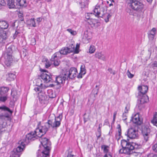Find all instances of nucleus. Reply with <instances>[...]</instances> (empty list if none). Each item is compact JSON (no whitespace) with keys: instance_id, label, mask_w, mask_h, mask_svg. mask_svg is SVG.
I'll list each match as a JSON object with an SVG mask.
<instances>
[{"instance_id":"nucleus-22","label":"nucleus","mask_w":157,"mask_h":157,"mask_svg":"<svg viewBox=\"0 0 157 157\" xmlns=\"http://www.w3.org/2000/svg\"><path fill=\"white\" fill-rule=\"evenodd\" d=\"M2 33L0 32V43L6 40L8 36V32L7 31H2Z\"/></svg>"},{"instance_id":"nucleus-55","label":"nucleus","mask_w":157,"mask_h":157,"mask_svg":"<svg viewBox=\"0 0 157 157\" xmlns=\"http://www.w3.org/2000/svg\"><path fill=\"white\" fill-rule=\"evenodd\" d=\"M90 39V38H89L87 36V34L85 33L83 37V39L85 40H87L88 41L89 39Z\"/></svg>"},{"instance_id":"nucleus-41","label":"nucleus","mask_w":157,"mask_h":157,"mask_svg":"<svg viewBox=\"0 0 157 157\" xmlns=\"http://www.w3.org/2000/svg\"><path fill=\"white\" fill-rule=\"evenodd\" d=\"M82 67V66L81 67L80 72L81 73H82L83 75H84L86 73V69L84 68V67Z\"/></svg>"},{"instance_id":"nucleus-32","label":"nucleus","mask_w":157,"mask_h":157,"mask_svg":"<svg viewBox=\"0 0 157 157\" xmlns=\"http://www.w3.org/2000/svg\"><path fill=\"white\" fill-rule=\"evenodd\" d=\"M100 11V7L99 6H96L94 10V12L95 13V16L98 17L99 16V13Z\"/></svg>"},{"instance_id":"nucleus-24","label":"nucleus","mask_w":157,"mask_h":157,"mask_svg":"<svg viewBox=\"0 0 157 157\" xmlns=\"http://www.w3.org/2000/svg\"><path fill=\"white\" fill-rule=\"evenodd\" d=\"M94 56L95 58L99 59H101L103 61L106 60L105 56L101 52H97L95 54Z\"/></svg>"},{"instance_id":"nucleus-5","label":"nucleus","mask_w":157,"mask_h":157,"mask_svg":"<svg viewBox=\"0 0 157 157\" xmlns=\"http://www.w3.org/2000/svg\"><path fill=\"white\" fill-rule=\"evenodd\" d=\"M14 48V47L13 45L6 46V50L4 54V57L5 59V63L7 66L10 65L13 61L12 53L13 49Z\"/></svg>"},{"instance_id":"nucleus-56","label":"nucleus","mask_w":157,"mask_h":157,"mask_svg":"<svg viewBox=\"0 0 157 157\" xmlns=\"http://www.w3.org/2000/svg\"><path fill=\"white\" fill-rule=\"evenodd\" d=\"M147 157H157V155L153 153H151L149 154Z\"/></svg>"},{"instance_id":"nucleus-46","label":"nucleus","mask_w":157,"mask_h":157,"mask_svg":"<svg viewBox=\"0 0 157 157\" xmlns=\"http://www.w3.org/2000/svg\"><path fill=\"white\" fill-rule=\"evenodd\" d=\"M127 75L128 76V77L129 78H132L134 76V75L132 74L129 71V70L127 71Z\"/></svg>"},{"instance_id":"nucleus-51","label":"nucleus","mask_w":157,"mask_h":157,"mask_svg":"<svg viewBox=\"0 0 157 157\" xmlns=\"http://www.w3.org/2000/svg\"><path fill=\"white\" fill-rule=\"evenodd\" d=\"M6 4V2L4 0H0V5H1L2 7V6H5Z\"/></svg>"},{"instance_id":"nucleus-13","label":"nucleus","mask_w":157,"mask_h":157,"mask_svg":"<svg viewBox=\"0 0 157 157\" xmlns=\"http://www.w3.org/2000/svg\"><path fill=\"white\" fill-rule=\"evenodd\" d=\"M59 58H60V56L59 52H56L52 56L51 61L53 63L55 67L57 66L59 64L60 61L59 60Z\"/></svg>"},{"instance_id":"nucleus-60","label":"nucleus","mask_w":157,"mask_h":157,"mask_svg":"<svg viewBox=\"0 0 157 157\" xmlns=\"http://www.w3.org/2000/svg\"><path fill=\"white\" fill-rule=\"evenodd\" d=\"M117 112L115 111L113 113V121H114L115 120L116 117V115L117 114Z\"/></svg>"},{"instance_id":"nucleus-52","label":"nucleus","mask_w":157,"mask_h":157,"mask_svg":"<svg viewBox=\"0 0 157 157\" xmlns=\"http://www.w3.org/2000/svg\"><path fill=\"white\" fill-rule=\"evenodd\" d=\"M155 36L153 35V34H148V37L149 39L150 40H153L154 39Z\"/></svg>"},{"instance_id":"nucleus-27","label":"nucleus","mask_w":157,"mask_h":157,"mask_svg":"<svg viewBox=\"0 0 157 157\" xmlns=\"http://www.w3.org/2000/svg\"><path fill=\"white\" fill-rule=\"evenodd\" d=\"M151 130L147 126H143L142 128L141 134H150Z\"/></svg>"},{"instance_id":"nucleus-35","label":"nucleus","mask_w":157,"mask_h":157,"mask_svg":"<svg viewBox=\"0 0 157 157\" xmlns=\"http://www.w3.org/2000/svg\"><path fill=\"white\" fill-rule=\"evenodd\" d=\"M88 0H81V2L80 3L82 7L86 6L88 4Z\"/></svg>"},{"instance_id":"nucleus-6","label":"nucleus","mask_w":157,"mask_h":157,"mask_svg":"<svg viewBox=\"0 0 157 157\" xmlns=\"http://www.w3.org/2000/svg\"><path fill=\"white\" fill-rule=\"evenodd\" d=\"M40 122H39L38 124V127L36 128L35 130V133H37L36 135H38V137H40V139L41 138H44L40 137L43 136L46 134V132L48 131V129L50 127L48 125V122H46L44 125H40Z\"/></svg>"},{"instance_id":"nucleus-18","label":"nucleus","mask_w":157,"mask_h":157,"mask_svg":"<svg viewBox=\"0 0 157 157\" xmlns=\"http://www.w3.org/2000/svg\"><path fill=\"white\" fill-rule=\"evenodd\" d=\"M22 150L21 147H18L12 152V155L10 157H19L21 155L20 152Z\"/></svg>"},{"instance_id":"nucleus-7","label":"nucleus","mask_w":157,"mask_h":157,"mask_svg":"<svg viewBox=\"0 0 157 157\" xmlns=\"http://www.w3.org/2000/svg\"><path fill=\"white\" fill-rule=\"evenodd\" d=\"M61 118L59 115L57 117H55L54 120H49L48 121V123L49 126L54 128L56 129L60 125Z\"/></svg>"},{"instance_id":"nucleus-26","label":"nucleus","mask_w":157,"mask_h":157,"mask_svg":"<svg viewBox=\"0 0 157 157\" xmlns=\"http://www.w3.org/2000/svg\"><path fill=\"white\" fill-rule=\"evenodd\" d=\"M9 89L8 87H2L0 88V95L1 96L7 93Z\"/></svg>"},{"instance_id":"nucleus-2","label":"nucleus","mask_w":157,"mask_h":157,"mask_svg":"<svg viewBox=\"0 0 157 157\" xmlns=\"http://www.w3.org/2000/svg\"><path fill=\"white\" fill-rule=\"evenodd\" d=\"M144 7V5L143 3L136 0L127 5V8L126 9V11L130 15H132L133 13V10L137 12L142 11Z\"/></svg>"},{"instance_id":"nucleus-44","label":"nucleus","mask_w":157,"mask_h":157,"mask_svg":"<svg viewBox=\"0 0 157 157\" xmlns=\"http://www.w3.org/2000/svg\"><path fill=\"white\" fill-rule=\"evenodd\" d=\"M22 52H23L21 54V56L25 57L26 56L27 54L26 50L25 49H23Z\"/></svg>"},{"instance_id":"nucleus-64","label":"nucleus","mask_w":157,"mask_h":157,"mask_svg":"<svg viewBox=\"0 0 157 157\" xmlns=\"http://www.w3.org/2000/svg\"><path fill=\"white\" fill-rule=\"evenodd\" d=\"M103 157H112V156L111 155L106 153L104 155Z\"/></svg>"},{"instance_id":"nucleus-34","label":"nucleus","mask_w":157,"mask_h":157,"mask_svg":"<svg viewBox=\"0 0 157 157\" xmlns=\"http://www.w3.org/2000/svg\"><path fill=\"white\" fill-rule=\"evenodd\" d=\"M10 117V114L8 113H6L4 114H2L0 115V120L2 121L4 120L6 118H8Z\"/></svg>"},{"instance_id":"nucleus-4","label":"nucleus","mask_w":157,"mask_h":157,"mask_svg":"<svg viewBox=\"0 0 157 157\" xmlns=\"http://www.w3.org/2000/svg\"><path fill=\"white\" fill-rule=\"evenodd\" d=\"M37 133H35V131L34 132H31L30 133L27 134L25 136V139L21 140L19 141L18 144L20 145L17 147H21L22 149V150L20 152L21 154V151L23 150V148L26 145H27L29 142L30 141L34 140L37 139L38 135H36Z\"/></svg>"},{"instance_id":"nucleus-42","label":"nucleus","mask_w":157,"mask_h":157,"mask_svg":"<svg viewBox=\"0 0 157 157\" xmlns=\"http://www.w3.org/2000/svg\"><path fill=\"white\" fill-rule=\"evenodd\" d=\"M7 96H2L1 95L0 96V101L4 102L7 99Z\"/></svg>"},{"instance_id":"nucleus-30","label":"nucleus","mask_w":157,"mask_h":157,"mask_svg":"<svg viewBox=\"0 0 157 157\" xmlns=\"http://www.w3.org/2000/svg\"><path fill=\"white\" fill-rule=\"evenodd\" d=\"M0 109L4 111H7L10 114H11L13 113V111L10 110L9 108L4 105L0 106Z\"/></svg>"},{"instance_id":"nucleus-17","label":"nucleus","mask_w":157,"mask_h":157,"mask_svg":"<svg viewBox=\"0 0 157 157\" xmlns=\"http://www.w3.org/2000/svg\"><path fill=\"white\" fill-rule=\"evenodd\" d=\"M39 101L41 103H44L45 101L47 99V97L45 93L43 92H40L38 93V96Z\"/></svg>"},{"instance_id":"nucleus-3","label":"nucleus","mask_w":157,"mask_h":157,"mask_svg":"<svg viewBox=\"0 0 157 157\" xmlns=\"http://www.w3.org/2000/svg\"><path fill=\"white\" fill-rule=\"evenodd\" d=\"M40 141L44 148V150L40 155H38L37 157H49L51 149V142L46 138L40 139Z\"/></svg>"},{"instance_id":"nucleus-54","label":"nucleus","mask_w":157,"mask_h":157,"mask_svg":"<svg viewBox=\"0 0 157 157\" xmlns=\"http://www.w3.org/2000/svg\"><path fill=\"white\" fill-rule=\"evenodd\" d=\"M18 17L20 19V20L21 21H23L24 20V18L23 17V15L21 13H19L18 14Z\"/></svg>"},{"instance_id":"nucleus-33","label":"nucleus","mask_w":157,"mask_h":157,"mask_svg":"<svg viewBox=\"0 0 157 157\" xmlns=\"http://www.w3.org/2000/svg\"><path fill=\"white\" fill-rule=\"evenodd\" d=\"M151 122L157 127V113L156 112L154 115L153 118L151 121Z\"/></svg>"},{"instance_id":"nucleus-62","label":"nucleus","mask_w":157,"mask_h":157,"mask_svg":"<svg viewBox=\"0 0 157 157\" xmlns=\"http://www.w3.org/2000/svg\"><path fill=\"white\" fill-rule=\"evenodd\" d=\"M19 32H18V31H16V32H15V33L14 34V35H13V37H14V38H15L17 36V35L19 34Z\"/></svg>"},{"instance_id":"nucleus-25","label":"nucleus","mask_w":157,"mask_h":157,"mask_svg":"<svg viewBox=\"0 0 157 157\" xmlns=\"http://www.w3.org/2000/svg\"><path fill=\"white\" fill-rule=\"evenodd\" d=\"M7 6L10 9L16 8L15 0H8L7 2Z\"/></svg>"},{"instance_id":"nucleus-63","label":"nucleus","mask_w":157,"mask_h":157,"mask_svg":"<svg viewBox=\"0 0 157 157\" xmlns=\"http://www.w3.org/2000/svg\"><path fill=\"white\" fill-rule=\"evenodd\" d=\"M31 41L32 42L31 43L32 45H34L36 44V40L34 39H32Z\"/></svg>"},{"instance_id":"nucleus-29","label":"nucleus","mask_w":157,"mask_h":157,"mask_svg":"<svg viewBox=\"0 0 157 157\" xmlns=\"http://www.w3.org/2000/svg\"><path fill=\"white\" fill-rule=\"evenodd\" d=\"M16 78L15 75L12 73H9L7 75V80L9 81H12L13 80Z\"/></svg>"},{"instance_id":"nucleus-21","label":"nucleus","mask_w":157,"mask_h":157,"mask_svg":"<svg viewBox=\"0 0 157 157\" xmlns=\"http://www.w3.org/2000/svg\"><path fill=\"white\" fill-rule=\"evenodd\" d=\"M132 121L133 122L137 125H140L142 123V121L140 120L139 114H135L132 117Z\"/></svg>"},{"instance_id":"nucleus-31","label":"nucleus","mask_w":157,"mask_h":157,"mask_svg":"<svg viewBox=\"0 0 157 157\" xmlns=\"http://www.w3.org/2000/svg\"><path fill=\"white\" fill-rule=\"evenodd\" d=\"M27 24L30 26L32 25L33 27H35L36 25L35 19L33 18L28 20L27 21Z\"/></svg>"},{"instance_id":"nucleus-19","label":"nucleus","mask_w":157,"mask_h":157,"mask_svg":"<svg viewBox=\"0 0 157 157\" xmlns=\"http://www.w3.org/2000/svg\"><path fill=\"white\" fill-rule=\"evenodd\" d=\"M9 26V24L7 21H0V32L6 31L3 29H6Z\"/></svg>"},{"instance_id":"nucleus-23","label":"nucleus","mask_w":157,"mask_h":157,"mask_svg":"<svg viewBox=\"0 0 157 157\" xmlns=\"http://www.w3.org/2000/svg\"><path fill=\"white\" fill-rule=\"evenodd\" d=\"M142 138L143 140V142L141 144L142 145H144L145 143L147 142L149 140V138L151 136V134H141Z\"/></svg>"},{"instance_id":"nucleus-50","label":"nucleus","mask_w":157,"mask_h":157,"mask_svg":"<svg viewBox=\"0 0 157 157\" xmlns=\"http://www.w3.org/2000/svg\"><path fill=\"white\" fill-rule=\"evenodd\" d=\"M51 66V64L48 60H46L45 63V67L46 68H48Z\"/></svg>"},{"instance_id":"nucleus-53","label":"nucleus","mask_w":157,"mask_h":157,"mask_svg":"<svg viewBox=\"0 0 157 157\" xmlns=\"http://www.w3.org/2000/svg\"><path fill=\"white\" fill-rule=\"evenodd\" d=\"M153 150L156 152H157V144H155L152 147Z\"/></svg>"},{"instance_id":"nucleus-49","label":"nucleus","mask_w":157,"mask_h":157,"mask_svg":"<svg viewBox=\"0 0 157 157\" xmlns=\"http://www.w3.org/2000/svg\"><path fill=\"white\" fill-rule=\"evenodd\" d=\"M130 105L128 104H127L125 107V109L124 110V113H127L128 110L129 109Z\"/></svg>"},{"instance_id":"nucleus-58","label":"nucleus","mask_w":157,"mask_h":157,"mask_svg":"<svg viewBox=\"0 0 157 157\" xmlns=\"http://www.w3.org/2000/svg\"><path fill=\"white\" fill-rule=\"evenodd\" d=\"M127 119V116L126 114L123 113L122 115V120L124 121H125Z\"/></svg>"},{"instance_id":"nucleus-47","label":"nucleus","mask_w":157,"mask_h":157,"mask_svg":"<svg viewBox=\"0 0 157 157\" xmlns=\"http://www.w3.org/2000/svg\"><path fill=\"white\" fill-rule=\"evenodd\" d=\"M117 128L118 129V135L119 136H121V126L120 124H118L117 125Z\"/></svg>"},{"instance_id":"nucleus-38","label":"nucleus","mask_w":157,"mask_h":157,"mask_svg":"<svg viewBox=\"0 0 157 157\" xmlns=\"http://www.w3.org/2000/svg\"><path fill=\"white\" fill-rule=\"evenodd\" d=\"M108 146L105 145H103L101 146V148L103 149L104 152L105 153H107L108 152Z\"/></svg>"},{"instance_id":"nucleus-16","label":"nucleus","mask_w":157,"mask_h":157,"mask_svg":"<svg viewBox=\"0 0 157 157\" xmlns=\"http://www.w3.org/2000/svg\"><path fill=\"white\" fill-rule=\"evenodd\" d=\"M138 89L139 91L138 95H139V96L140 97L141 95L145 94L147 93L148 87L147 86L143 85L141 86H139Z\"/></svg>"},{"instance_id":"nucleus-48","label":"nucleus","mask_w":157,"mask_h":157,"mask_svg":"<svg viewBox=\"0 0 157 157\" xmlns=\"http://www.w3.org/2000/svg\"><path fill=\"white\" fill-rule=\"evenodd\" d=\"M17 92L15 91H12L11 95L13 96V98H17V96L16 95Z\"/></svg>"},{"instance_id":"nucleus-37","label":"nucleus","mask_w":157,"mask_h":157,"mask_svg":"<svg viewBox=\"0 0 157 157\" xmlns=\"http://www.w3.org/2000/svg\"><path fill=\"white\" fill-rule=\"evenodd\" d=\"M95 50V47L92 45L90 46L89 49V52L90 53L92 54L94 52Z\"/></svg>"},{"instance_id":"nucleus-9","label":"nucleus","mask_w":157,"mask_h":157,"mask_svg":"<svg viewBox=\"0 0 157 157\" xmlns=\"http://www.w3.org/2000/svg\"><path fill=\"white\" fill-rule=\"evenodd\" d=\"M111 15L107 12V9L105 7L100 8V11L98 17L104 18L105 21L107 22L109 21V19Z\"/></svg>"},{"instance_id":"nucleus-12","label":"nucleus","mask_w":157,"mask_h":157,"mask_svg":"<svg viewBox=\"0 0 157 157\" xmlns=\"http://www.w3.org/2000/svg\"><path fill=\"white\" fill-rule=\"evenodd\" d=\"M128 136L130 139H135L138 137V131L134 128H131L128 129L127 132Z\"/></svg>"},{"instance_id":"nucleus-8","label":"nucleus","mask_w":157,"mask_h":157,"mask_svg":"<svg viewBox=\"0 0 157 157\" xmlns=\"http://www.w3.org/2000/svg\"><path fill=\"white\" fill-rule=\"evenodd\" d=\"M40 71L42 73L40 77L44 82L48 83L52 81V77L49 73L47 72L48 74H47L46 73V70L41 69Z\"/></svg>"},{"instance_id":"nucleus-59","label":"nucleus","mask_w":157,"mask_h":157,"mask_svg":"<svg viewBox=\"0 0 157 157\" xmlns=\"http://www.w3.org/2000/svg\"><path fill=\"white\" fill-rule=\"evenodd\" d=\"M34 90L36 91H40V92H41V89L39 87H35Z\"/></svg>"},{"instance_id":"nucleus-28","label":"nucleus","mask_w":157,"mask_h":157,"mask_svg":"<svg viewBox=\"0 0 157 157\" xmlns=\"http://www.w3.org/2000/svg\"><path fill=\"white\" fill-rule=\"evenodd\" d=\"M48 96L50 98H53L56 97V95L55 92L51 90H48Z\"/></svg>"},{"instance_id":"nucleus-20","label":"nucleus","mask_w":157,"mask_h":157,"mask_svg":"<svg viewBox=\"0 0 157 157\" xmlns=\"http://www.w3.org/2000/svg\"><path fill=\"white\" fill-rule=\"evenodd\" d=\"M17 8L25 7L27 6L26 0H15Z\"/></svg>"},{"instance_id":"nucleus-15","label":"nucleus","mask_w":157,"mask_h":157,"mask_svg":"<svg viewBox=\"0 0 157 157\" xmlns=\"http://www.w3.org/2000/svg\"><path fill=\"white\" fill-rule=\"evenodd\" d=\"M74 50V46H73V47L71 46V48L68 47L63 48L62 49L58 52H59L60 56L61 55H67L71 52H73Z\"/></svg>"},{"instance_id":"nucleus-1","label":"nucleus","mask_w":157,"mask_h":157,"mask_svg":"<svg viewBox=\"0 0 157 157\" xmlns=\"http://www.w3.org/2000/svg\"><path fill=\"white\" fill-rule=\"evenodd\" d=\"M121 145L122 148L119 151L120 153H124L130 155L131 157H139L140 153L134 151L135 148H140L141 147V145L136 144L134 146L132 144L128 141L123 140H121Z\"/></svg>"},{"instance_id":"nucleus-43","label":"nucleus","mask_w":157,"mask_h":157,"mask_svg":"<svg viewBox=\"0 0 157 157\" xmlns=\"http://www.w3.org/2000/svg\"><path fill=\"white\" fill-rule=\"evenodd\" d=\"M96 136L97 137L98 139L100 138L101 136V130L100 129H98L96 133Z\"/></svg>"},{"instance_id":"nucleus-14","label":"nucleus","mask_w":157,"mask_h":157,"mask_svg":"<svg viewBox=\"0 0 157 157\" xmlns=\"http://www.w3.org/2000/svg\"><path fill=\"white\" fill-rule=\"evenodd\" d=\"M65 75L66 74L63 71L59 76L56 77V82L57 83V85L63 83L66 79H67Z\"/></svg>"},{"instance_id":"nucleus-11","label":"nucleus","mask_w":157,"mask_h":157,"mask_svg":"<svg viewBox=\"0 0 157 157\" xmlns=\"http://www.w3.org/2000/svg\"><path fill=\"white\" fill-rule=\"evenodd\" d=\"M137 97L139 99L138 100L137 106L140 109H141L143 107V104L148 100V98L147 95L145 94L141 95L140 97L138 95Z\"/></svg>"},{"instance_id":"nucleus-36","label":"nucleus","mask_w":157,"mask_h":157,"mask_svg":"<svg viewBox=\"0 0 157 157\" xmlns=\"http://www.w3.org/2000/svg\"><path fill=\"white\" fill-rule=\"evenodd\" d=\"M73 46H74V45L72 44L71 46L73 47ZM74 46H75L74 45ZM79 44H77L76 45L75 48H74V50L73 51L75 53H78L79 52L78 49H79Z\"/></svg>"},{"instance_id":"nucleus-39","label":"nucleus","mask_w":157,"mask_h":157,"mask_svg":"<svg viewBox=\"0 0 157 157\" xmlns=\"http://www.w3.org/2000/svg\"><path fill=\"white\" fill-rule=\"evenodd\" d=\"M67 30L72 35H75L77 34V33L75 31H74L71 29H67Z\"/></svg>"},{"instance_id":"nucleus-57","label":"nucleus","mask_w":157,"mask_h":157,"mask_svg":"<svg viewBox=\"0 0 157 157\" xmlns=\"http://www.w3.org/2000/svg\"><path fill=\"white\" fill-rule=\"evenodd\" d=\"M136 1V0H126V3L127 5H128L129 4L132 3V2H134Z\"/></svg>"},{"instance_id":"nucleus-45","label":"nucleus","mask_w":157,"mask_h":157,"mask_svg":"<svg viewBox=\"0 0 157 157\" xmlns=\"http://www.w3.org/2000/svg\"><path fill=\"white\" fill-rule=\"evenodd\" d=\"M156 29L155 28H153L149 32V33L148 34H153V35H155V33H156Z\"/></svg>"},{"instance_id":"nucleus-61","label":"nucleus","mask_w":157,"mask_h":157,"mask_svg":"<svg viewBox=\"0 0 157 157\" xmlns=\"http://www.w3.org/2000/svg\"><path fill=\"white\" fill-rule=\"evenodd\" d=\"M108 71L110 72L111 74H112L113 75H114L115 74V73L114 72H113L112 71V69L111 68H109L108 69Z\"/></svg>"},{"instance_id":"nucleus-40","label":"nucleus","mask_w":157,"mask_h":157,"mask_svg":"<svg viewBox=\"0 0 157 157\" xmlns=\"http://www.w3.org/2000/svg\"><path fill=\"white\" fill-rule=\"evenodd\" d=\"M96 21L95 19H90L88 22V23L91 25L94 26L95 24V22Z\"/></svg>"},{"instance_id":"nucleus-10","label":"nucleus","mask_w":157,"mask_h":157,"mask_svg":"<svg viewBox=\"0 0 157 157\" xmlns=\"http://www.w3.org/2000/svg\"><path fill=\"white\" fill-rule=\"evenodd\" d=\"M64 72L66 74V76L67 79L69 78L72 79L77 76V71L76 68L72 67L70 68L69 71Z\"/></svg>"}]
</instances>
